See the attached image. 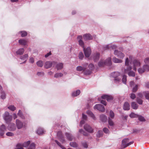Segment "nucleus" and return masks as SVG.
I'll list each match as a JSON object with an SVG mask.
<instances>
[{
    "mask_svg": "<svg viewBox=\"0 0 149 149\" xmlns=\"http://www.w3.org/2000/svg\"><path fill=\"white\" fill-rule=\"evenodd\" d=\"M82 120L81 121L80 124V127H82L83 125L84 124V113H82Z\"/></svg>",
    "mask_w": 149,
    "mask_h": 149,
    "instance_id": "obj_49",
    "label": "nucleus"
},
{
    "mask_svg": "<svg viewBox=\"0 0 149 149\" xmlns=\"http://www.w3.org/2000/svg\"><path fill=\"white\" fill-rule=\"evenodd\" d=\"M103 131L104 132L106 133H108L109 132L108 129L106 127H104L103 128Z\"/></svg>",
    "mask_w": 149,
    "mask_h": 149,
    "instance_id": "obj_62",
    "label": "nucleus"
},
{
    "mask_svg": "<svg viewBox=\"0 0 149 149\" xmlns=\"http://www.w3.org/2000/svg\"><path fill=\"white\" fill-rule=\"evenodd\" d=\"M108 123L109 125L111 126H113L114 124L113 121L110 117L108 118Z\"/></svg>",
    "mask_w": 149,
    "mask_h": 149,
    "instance_id": "obj_51",
    "label": "nucleus"
},
{
    "mask_svg": "<svg viewBox=\"0 0 149 149\" xmlns=\"http://www.w3.org/2000/svg\"><path fill=\"white\" fill-rule=\"evenodd\" d=\"M84 68L83 67L81 66H78L77 68V71H81L82 70H83Z\"/></svg>",
    "mask_w": 149,
    "mask_h": 149,
    "instance_id": "obj_61",
    "label": "nucleus"
},
{
    "mask_svg": "<svg viewBox=\"0 0 149 149\" xmlns=\"http://www.w3.org/2000/svg\"><path fill=\"white\" fill-rule=\"evenodd\" d=\"M28 57V55L27 54H25L24 55L21 56L20 57V59L23 60H25V61L23 63H25L26 62Z\"/></svg>",
    "mask_w": 149,
    "mask_h": 149,
    "instance_id": "obj_25",
    "label": "nucleus"
},
{
    "mask_svg": "<svg viewBox=\"0 0 149 149\" xmlns=\"http://www.w3.org/2000/svg\"><path fill=\"white\" fill-rule=\"evenodd\" d=\"M8 129L9 131H14L16 130V127L14 123H11L8 125Z\"/></svg>",
    "mask_w": 149,
    "mask_h": 149,
    "instance_id": "obj_12",
    "label": "nucleus"
},
{
    "mask_svg": "<svg viewBox=\"0 0 149 149\" xmlns=\"http://www.w3.org/2000/svg\"><path fill=\"white\" fill-rule=\"evenodd\" d=\"M144 62L146 64H149V58H146L144 60Z\"/></svg>",
    "mask_w": 149,
    "mask_h": 149,
    "instance_id": "obj_63",
    "label": "nucleus"
},
{
    "mask_svg": "<svg viewBox=\"0 0 149 149\" xmlns=\"http://www.w3.org/2000/svg\"><path fill=\"white\" fill-rule=\"evenodd\" d=\"M91 53V50L90 47H88L86 49H84V55L86 57H89Z\"/></svg>",
    "mask_w": 149,
    "mask_h": 149,
    "instance_id": "obj_13",
    "label": "nucleus"
},
{
    "mask_svg": "<svg viewBox=\"0 0 149 149\" xmlns=\"http://www.w3.org/2000/svg\"><path fill=\"white\" fill-rule=\"evenodd\" d=\"M136 101L139 104H143V100L138 97L136 98Z\"/></svg>",
    "mask_w": 149,
    "mask_h": 149,
    "instance_id": "obj_50",
    "label": "nucleus"
},
{
    "mask_svg": "<svg viewBox=\"0 0 149 149\" xmlns=\"http://www.w3.org/2000/svg\"><path fill=\"white\" fill-rule=\"evenodd\" d=\"M55 142L62 149H65V148L63 146L61 145V143L59 142L57 140H55Z\"/></svg>",
    "mask_w": 149,
    "mask_h": 149,
    "instance_id": "obj_52",
    "label": "nucleus"
},
{
    "mask_svg": "<svg viewBox=\"0 0 149 149\" xmlns=\"http://www.w3.org/2000/svg\"><path fill=\"white\" fill-rule=\"evenodd\" d=\"M31 142L29 141H28L26 142H25L24 143H22V144L23 147H27L29 144Z\"/></svg>",
    "mask_w": 149,
    "mask_h": 149,
    "instance_id": "obj_34",
    "label": "nucleus"
},
{
    "mask_svg": "<svg viewBox=\"0 0 149 149\" xmlns=\"http://www.w3.org/2000/svg\"><path fill=\"white\" fill-rule=\"evenodd\" d=\"M70 145L73 147H76L77 146V144L76 143L74 142H70Z\"/></svg>",
    "mask_w": 149,
    "mask_h": 149,
    "instance_id": "obj_56",
    "label": "nucleus"
},
{
    "mask_svg": "<svg viewBox=\"0 0 149 149\" xmlns=\"http://www.w3.org/2000/svg\"><path fill=\"white\" fill-rule=\"evenodd\" d=\"M120 81V78L119 77L114 78V82L116 84H118Z\"/></svg>",
    "mask_w": 149,
    "mask_h": 149,
    "instance_id": "obj_43",
    "label": "nucleus"
},
{
    "mask_svg": "<svg viewBox=\"0 0 149 149\" xmlns=\"http://www.w3.org/2000/svg\"><path fill=\"white\" fill-rule=\"evenodd\" d=\"M143 69L145 72H147L149 71V65H144L143 66Z\"/></svg>",
    "mask_w": 149,
    "mask_h": 149,
    "instance_id": "obj_40",
    "label": "nucleus"
},
{
    "mask_svg": "<svg viewBox=\"0 0 149 149\" xmlns=\"http://www.w3.org/2000/svg\"><path fill=\"white\" fill-rule=\"evenodd\" d=\"M133 59V57L132 56H130L129 58H126L125 62V65L128 66L129 64H130L131 63Z\"/></svg>",
    "mask_w": 149,
    "mask_h": 149,
    "instance_id": "obj_8",
    "label": "nucleus"
},
{
    "mask_svg": "<svg viewBox=\"0 0 149 149\" xmlns=\"http://www.w3.org/2000/svg\"><path fill=\"white\" fill-rule=\"evenodd\" d=\"M143 66L142 68H139L138 69V71L140 74H142L144 72H145V71L143 69Z\"/></svg>",
    "mask_w": 149,
    "mask_h": 149,
    "instance_id": "obj_42",
    "label": "nucleus"
},
{
    "mask_svg": "<svg viewBox=\"0 0 149 149\" xmlns=\"http://www.w3.org/2000/svg\"><path fill=\"white\" fill-rule=\"evenodd\" d=\"M94 109L102 112H104L105 110V108L100 104H96L94 107Z\"/></svg>",
    "mask_w": 149,
    "mask_h": 149,
    "instance_id": "obj_7",
    "label": "nucleus"
},
{
    "mask_svg": "<svg viewBox=\"0 0 149 149\" xmlns=\"http://www.w3.org/2000/svg\"><path fill=\"white\" fill-rule=\"evenodd\" d=\"M65 136L67 139L69 141H72L74 139L73 136L70 133H66Z\"/></svg>",
    "mask_w": 149,
    "mask_h": 149,
    "instance_id": "obj_24",
    "label": "nucleus"
},
{
    "mask_svg": "<svg viewBox=\"0 0 149 149\" xmlns=\"http://www.w3.org/2000/svg\"><path fill=\"white\" fill-rule=\"evenodd\" d=\"M84 57L83 53L82 52H80L79 53V58L81 60H82Z\"/></svg>",
    "mask_w": 149,
    "mask_h": 149,
    "instance_id": "obj_57",
    "label": "nucleus"
},
{
    "mask_svg": "<svg viewBox=\"0 0 149 149\" xmlns=\"http://www.w3.org/2000/svg\"><path fill=\"white\" fill-rule=\"evenodd\" d=\"M63 76V74L62 73H57L55 74L54 75V77L58 78L62 77Z\"/></svg>",
    "mask_w": 149,
    "mask_h": 149,
    "instance_id": "obj_36",
    "label": "nucleus"
},
{
    "mask_svg": "<svg viewBox=\"0 0 149 149\" xmlns=\"http://www.w3.org/2000/svg\"><path fill=\"white\" fill-rule=\"evenodd\" d=\"M130 108V106L129 104L127 102H125L123 104V109L125 110H128Z\"/></svg>",
    "mask_w": 149,
    "mask_h": 149,
    "instance_id": "obj_18",
    "label": "nucleus"
},
{
    "mask_svg": "<svg viewBox=\"0 0 149 149\" xmlns=\"http://www.w3.org/2000/svg\"><path fill=\"white\" fill-rule=\"evenodd\" d=\"M101 98L104 99H106L108 101H110L113 99V97L111 95H104L101 96Z\"/></svg>",
    "mask_w": 149,
    "mask_h": 149,
    "instance_id": "obj_15",
    "label": "nucleus"
},
{
    "mask_svg": "<svg viewBox=\"0 0 149 149\" xmlns=\"http://www.w3.org/2000/svg\"><path fill=\"white\" fill-rule=\"evenodd\" d=\"M27 149H36V145L34 143H32L29 145Z\"/></svg>",
    "mask_w": 149,
    "mask_h": 149,
    "instance_id": "obj_39",
    "label": "nucleus"
},
{
    "mask_svg": "<svg viewBox=\"0 0 149 149\" xmlns=\"http://www.w3.org/2000/svg\"><path fill=\"white\" fill-rule=\"evenodd\" d=\"M138 115L134 113H132L130 115V116L131 118H134L138 117Z\"/></svg>",
    "mask_w": 149,
    "mask_h": 149,
    "instance_id": "obj_44",
    "label": "nucleus"
},
{
    "mask_svg": "<svg viewBox=\"0 0 149 149\" xmlns=\"http://www.w3.org/2000/svg\"><path fill=\"white\" fill-rule=\"evenodd\" d=\"M17 115L22 119H24L25 118V116H24L23 113L20 110H19L18 112L17 113Z\"/></svg>",
    "mask_w": 149,
    "mask_h": 149,
    "instance_id": "obj_30",
    "label": "nucleus"
},
{
    "mask_svg": "<svg viewBox=\"0 0 149 149\" xmlns=\"http://www.w3.org/2000/svg\"><path fill=\"white\" fill-rule=\"evenodd\" d=\"M100 54L98 53L95 54L93 55V59L95 61H97L99 58Z\"/></svg>",
    "mask_w": 149,
    "mask_h": 149,
    "instance_id": "obj_23",
    "label": "nucleus"
},
{
    "mask_svg": "<svg viewBox=\"0 0 149 149\" xmlns=\"http://www.w3.org/2000/svg\"><path fill=\"white\" fill-rule=\"evenodd\" d=\"M24 49L22 48L18 49L16 52V53L17 55H21L23 54L24 52Z\"/></svg>",
    "mask_w": 149,
    "mask_h": 149,
    "instance_id": "obj_29",
    "label": "nucleus"
},
{
    "mask_svg": "<svg viewBox=\"0 0 149 149\" xmlns=\"http://www.w3.org/2000/svg\"><path fill=\"white\" fill-rule=\"evenodd\" d=\"M138 85H135L132 88V91L133 92H135L138 89Z\"/></svg>",
    "mask_w": 149,
    "mask_h": 149,
    "instance_id": "obj_54",
    "label": "nucleus"
},
{
    "mask_svg": "<svg viewBox=\"0 0 149 149\" xmlns=\"http://www.w3.org/2000/svg\"><path fill=\"white\" fill-rule=\"evenodd\" d=\"M15 149H23V148L22 144L19 143L16 145Z\"/></svg>",
    "mask_w": 149,
    "mask_h": 149,
    "instance_id": "obj_38",
    "label": "nucleus"
},
{
    "mask_svg": "<svg viewBox=\"0 0 149 149\" xmlns=\"http://www.w3.org/2000/svg\"><path fill=\"white\" fill-rule=\"evenodd\" d=\"M6 135L8 136H12L14 135V134L11 132H8L6 133Z\"/></svg>",
    "mask_w": 149,
    "mask_h": 149,
    "instance_id": "obj_55",
    "label": "nucleus"
},
{
    "mask_svg": "<svg viewBox=\"0 0 149 149\" xmlns=\"http://www.w3.org/2000/svg\"><path fill=\"white\" fill-rule=\"evenodd\" d=\"M3 118L5 120L6 123L10 122L12 120V117L10 115L9 113L7 112H6L3 116Z\"/></svg>",
    "mask_w": 149,
    "mask_h": 149,
    "instance_id": "obj_5",
    "label": "nucleus"
},
{
    "mask_svg": "<svg viewBox=\"0 0 149 149\" xmlns=\"http://www.w3.org/2000/svg\"><path fill=\"white\" fill-rule=\"evenodd\" d=\"M86 113L89 115V116H90L93 119L95 120V118L93 114V113L90 111L88 110V111Z\"/></svg>",
    "mask_w": 149,
    "mask_h": 149,
    "instance_id": "obj_35",
    "label": "nucleus"
},
{
    "mask_svg": "<svg viewBox=\"0 0 149 149\" xmlns=\"http://www.w3.org/2000/svg\"><path fill=\"white\" fill-rule=\"evenodd\" d=\"M127 81V76L125 75L123 76L122 78V82L124 84H126Z\"/></svg>",
    "mask_w": 149,
    "mask_h": 149,
    "instance_id": "obj_48",
    "label": "nucleus"
},
{
    "mask_svg": "<svg viewBox=\"0 0 149 149\" xmlns=\"http://www.w3.org/2000/svg\"><path fill=\"white\" fill-rule=\"evenodd\" d=\"M36 64L39 67H41L42 66L43 63L42 61H40L37 62Z\"/></svg>",
    "mask_w": 149,
    "mask_h": 149,
    "instance_id": "obj_47",
    "label": "nucleus"
},
{
    "mask_svg": "<svg viewBox=\"0 0 149 149\" xmlns=\"http://www.w3.org/2000/svg\"><path fill=\"white\" fill-rule=\"evenodd\" d=\"M45 131L43 129L41 128H39L36 131L38 135H41L44 133Z\"/></svg>",
    "mask_w": 149,
    "mask_h": 149,
    "instance_id": "obj_27",
    "label": "nucleus"
},
{
    "mask_svg": "<svg viewBox=\"0 0 149 149\" xmlns=\"http://www.w3.org/2000/svg\"><path fill=\"white\" fill-rule=\"evenodd\" d=\"M93 130L92 128L88 124L84 125V136H88L89 133L93 132Z\"/></svg>",
    "mask_w": 149,
    "mask_h": 149,
    "instance_id": "obj_2",
    "label": "nucleus"
},
{
    "mask_svg": "<svg viewBox=\"0 0 149 149\" xmlns=\"http://www.w3.org/2000/svg\"><path fill=\"white\" fill-rule=\"evenodd\" d=\"M44 74V73L43 72H38L37 73V75L39 76H42Z\"/></svg>",
    "mask_w": 149,
    "mask_h": 149,
    "instance_id": "obj_59",
    "label": "nucleus"
},
{
    "mask_svg": "<svg viewBox=\"0 0 149 149\" xmlns=\"http://www.w3.org/2000/svg\"><path fill=\"white\" fill-rule=\"evenodd\" d=\"M83 39L82 37L81 36H79L77 38V40L79 45L83 48L84 50V43Z\"/></svg>",
    "mask_w": 149,
    "mask_h": 149,
    "instance_id": "obj_11",
    "label": "nucleus"
},
{
    "mask_svg": "<svg viewBox=\"0 0 149 149\" xmlns=\"http://www.w3.org/2000/svg\"><path fill=\"white\" fill-rule=\"evenodd\" d=\"M130 97L132 99H134L136 97V95L135 94L132 93L131 94Z\"/></svg>",
    "mask_w": 149,
    "mask_h": 149,
    "instance_id": "obj_64",
    "label": "nucleus"
},
{
    "mask_svg": "<svg viewBox=\"0 0 149 149\" xmlns=\"http://www.w3.org/2000/svg\"><path fill=\"white\" fill-rule=\"evenodd\" d=\"M93 37L89 33H86L84 34V40H88L92 39Z\"/></svg>",
    "mask_w": 149,
    "mask_h": 149,
    "instance_id": "obj_19",
    "label": "nucleus"
},
{
    "mask_svg": "<svg viewBox=\"0 0 149 149\" xmlns=\"http://www.w3.org/2000/svg\"><path fill=\"white\" fill-rule=\"evenodd\" d=\"M16 124L17 128L18 129H21L24 126V125L23 122L17 119L16 120Z\"/></svg>",
    "mask_w": 149,
    "mask_h": 149,
    "instance_id": "obj_6",
    "label": "nucleus"
},
{
    "mask_svg": "<svg viewBox=\"0 0 149 149\" xmlns=\"http://www.w3.org/2000/svg\"><path fill=\"white\" fill-rule=\"evenodd\" d=\"M103 135V132L102 131L99 130L97 132V137L100 138Z\"/></svg>",
    "mask_w": 149,
    "mask_h": 149,
    "instance_id": "obj_46",
    "label": "nucleus"
},
{
    "mask_svg": "<svg viewBox=\"0 0 149 149\" xmlns=\"http://www.w3.org/2000/svg\"><path fill=\"white\" fill-rule=\"evenodd\" d=\"M109 116L112 118H113L114 116V113L113 111L111 110L110 111Z\"/></svg>",
    "mask_w": 149,
    "mask_h": 149,
    "instance_id": "obj_53",
    "label": "nucleus"
},
{
    "mask_svg": "<svg viewBox=\"0 0 149 149\" xmlns=\"http://www.w3.org/2000/svg\"><path fill=\"white\" fill-rule=\"evenodd\" d=\"M129 139L128 138L125 139L122 141L121 147L122 148H125L129 146L132 144L133 142L132 141L127 143L129 142Z\"/></svg>",
    "mask_w": 149,
    "mask_h": 149,
    "instance_id": "obj_3",
    "label": "nucleus"
},
{
    "mask_svg": "<svg viewBox=\"0 0 149 149\" xmlns=\"http://www.w3.org/2000/svg\"><path fill=\"white\" fill-rule=\"evenodd\" d=\"M6 128L5 125L3 124L0 126V135L3 136L6 130Z\"/></svg>",
    "mask_w": 149,
    "mask_h": 149,
    "instance_id": "obj_14",
    "label": "nucleus"
},
{
    "mask_svg": "<svg viewBox=\"0 0 149 149\" xmlns=\"http://www.w3.org/2000/svg\"><path fill=\"white\" fill-rule=\"evenodd\" d=\"M143 94L144 95L146 99H149V93L148 91L144 92L143 93Z\"/></svg>",
    "mask_w": 149,
    "mask_h": 149,
    "instance_id": "obj_41",
    "label": "nucleus"
},
{
    "mask_svg": "<svg viewBox=\"0 0 149 149\" xmlns=\"http://www.w3.org/2000/svg\"><path fill=\"white\" fill-rule=\"evenodd\" d=\"M133 70L135 71L136 70V67H139L140 66L141 64L139 61L137 60H134L133 62Z\"/></svg>",
    "mask_w": 149,
    "mask_h": 149,
    "instance_id": "obj_9",
    "label": "nucleus"
},
{
    "mask_svg": "<svg viewBox=\"0 0 149 149\" xmlns=\"http://www.w3.org/2000/svg\"><path fill=\"white\" fill-rule=\"evenodd\" d=\"M131 106L132 108L134 109H136L138 107V105L134 102H132L131 103Z\"/></svg>",
    "mask_w": 149,
    "mask_h": 149,
    "instance_id": "obj_28",
    "label": "nucleus"
},
{
    "mask_svg": "<svg viewBox=\"0 0 149 149\" xmlns=\"http://www.w3.org/2000/svg\"><path fill=\"white\" fill-rule=\"evenodd\" d=\"M120 74L118 72H114L111 74V76L113 78H116L119 77Z\"/></svg>",
    "mask_w": 149,
    "mask_h": 149,
    "instance_id": "obj_22",
    "label": "nucleus"
},
{
    "mask_svg": "<svg viewBox=\"0 0 149 149\" xmlns=\"http://www.w3.org/2000/svg\"><path fill=\"white\" fill-rule=\"evenodd\" d=\"M20 33H21V36L22 37H24L27 35V33L25 31H22Z\"/></svg>",
    "mask_w": 149,
    "mask_h": 149,
    "instance_id": "obj_58",
    "label": "nucleus"
},
{
    "mask_svg": "<svg viewBox=\"0 0 149 149\" xmlns=\"http://www.w3.org/2000/svg\"><path fill=\"white\" fill-rule=\"evenodd\" d=\"M26 41L24 39H20L19 40V43L22 45H26Z\"/></svg>",
    "mask_w": 149,
    "mask_h": 149,
    "instance_id": "obj_33",
    "label": "nucleus"
},
{
    "mask_svg": "<svg viewBox=\"0 0 149 149\" xmlns=\"http://www.w3.org/2000/svg\"><path fill=\"white\" fill-rule=\"evenodd\" d=\"M1 98L2 99L4 100L6 98V95L4 91L3 90L1 92Z\"/></svg>",
    "mask_w": 149,
    "mask_h": 149,
    "instance_id": "obj_37",
    "label": "nucleus"
},
{
    "mask_svg": "<svg viewBox=\"0 0 149 149\" xmlns=\"http://www.w3.org/2000/svg\"><path fill=\"white\" fill-rule=\"evenodd\" d=\"M8 108L10 110L13 111L16 109V107L13 105H11L8 107Z\"/></svg>",
    "mask_w": 149,
    "mask_h": 149,
    "instance_id": "obj_45",
    "label": "nucleus"
},
{
    "mask_svg": "<svg viewBox=\"0 0 149 149\" xmlns=\"http://www.w3.org/2000/svg\"><path fill=\"white\" fill-rule=\"evenodd\" d=\"M100 120L103 122H105L107 120V116L104 115L102 114L100 116Z\"/></svg>",
    "mask_w": 149,
    "mask_h": 149,
    "instance_id": "obj_21",
    "label": "nucleus"
},
{
    "mask_svg": "<svg viewBox=\"0 0 149 149\" xmlns=\"http://www.w3.org/2000/svg\"><path fill=\"white\" fill-rule=\"evenodd\" d=\"M56 68L58 70L61 69L63 68V64L62 63H59L57 64Z\"/></svg>",
    "mask_w": 149,
    "mask_h": 149,
    "instance_id": "obj_32",
    "label": "nucleus"
},
{
    "mask_svg": "<svg viewBox=\"0 0 149 149\" xmlns=\"http://www.w3.org/2000/svg\"><path fill=\"white\" fill-rule=\"evenodd\" d=\"M139 120L141 121H145L144 118L142 116H138Z\"/></svg>",
    "mask_w": 149,
    "mask_h": 149,
    "instance_id": "obj_60",
    "label": "nucleus"
},
{
    "mask_svg": "<svg viewBox=\"0 0 149 149\" xmlns=\"http://www.w3.org/2000/svg\"><path fill=\"white\" fill-rule=\"evenodd\" d=\"M116 47V46L115 45H113L111 46V45H105L104 47V50H106L107 49H109L110 48H111L112 49H115Z\"/></svg>",
    "mask_w": 149,
    "mask_h": 149,
    "instance_id": "obj_26",
    "label": "nucleus"
},
{
    "mask_svg": "<svg viewBox=\"0 0 149 149\" xmlns=\"http://www.w3.org/2000/svg\"><path fill=\"white\" fill-rule=\"evenodd\" d=\"M57 136L58 139L62 143H63L65 142V140L61 131H59L57 132Z\"/></svg>",
    "mask_w": 149,
    "mask_h": 149,
    "instance_id": "obj_10",
    "label": "nucleus"
},
{
    "mask_svg": "<svg viewBox=\"0 0 149 149\" xmlns=\"http://www.w3.org/2000/svg\"><path fill=\"white\" fill-rule=\"evenodd\" d=\"M55 63V62H52L50 61H47L45 63V67L47 69L49 68L52 67L53 64L54 65Z\"/></svg>",
    "mask_w": 149,
    "mask_h": 149,
    "instance_id": "obj_17",
    "label": "nucleus"
},
{
    "mask_svg": "<svg viewBox=\"0 0 149 149\" xmlns=\"http://www.w3.org/2000/svg\"><path fill=\"white\" fill-rule=\"evenodd\" d=\"M114 54L115 55H117L118 57L121 58H123L125 56L123 53L116 50L114 51Z\"/></svg>",
    "mask_w": 149,
    "mask_h": 149,
    "instance_id": "obj_16",
    "label": "nucleus"
},
{
    "mask_svg": "<svg viewBox=\"0 0 149 149\" xmlns=\"http://www.w3.org/2000/svg\"><path fill=\"white\" fill-rule=\"evenodd\" d=\"M113 61L115 63H121L123 61L121 59H118L116 57H114L112 59Z\"/></svg>",
    "mask_w": 149,
    "mask_h": 149,
    "instance_id": "obj_31",
    "label": "nucleus"
},
{
    "mask_svg": "<svg viewBox=\"0 0 149 149\" xmlns=\"http://www.w3.org/2000/svg\"><path fill=\"white\" fill-rule=\"evenodd\" d=\"M111 64V58L110 57H109L104 61L102 60H100L98 63L99 66H103L105 65H110Z\"/></svg>",
    "mask_w": 149,
    "mask_h": 149,
    "instance_id": "obj_1",
    "label": "nucleus"
},
{
    "mask_svg": "<svg viewBox=\"0 0 149 149\" xmlns=\"http://www.w3.org/2000/svg\"><path fill=\"white\" fill-rule=\"evenodd\" d=\"M80 91L79 90L73 91L72 93V96L73 97H77L80 94Z\"/></svg>",
    "mask_w": 149,
    "mask_h": 149,
    "instance_id": "obj_20",
    "label": "nucleus"
},
{
    "mask_svg": "<svg viewBox=\"0 0 149 149\" xmlns=\"http://www.w3.org/2000/svg\"><path fill=\"white\" fill-rule=\"evenodd\" d=\"M132 67L129 66L126 69L124 70V72L125 73H127L128 75L130 76L134 77L135 76V73L132 71Z\"/></svg>",
    "mask_w": 149,
    "mask_h": 149,
    "instance_id": "obj_4",
    "label": "nucleus"
}]
</instances>
